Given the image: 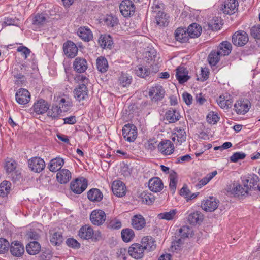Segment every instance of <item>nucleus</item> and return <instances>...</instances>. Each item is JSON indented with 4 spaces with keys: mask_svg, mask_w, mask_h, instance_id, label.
Masks as SVG:
<instances>
[{
    "mask_svg": "<svg viewBox=\"0 0 260 260\" xmlns=\"http://www.w3.org/2000/svg\"><path fill=\"white\" fill-rule=\"evenodd\" d=\"M53 102H54L63 112L69 111L73 105L71 99L66 94L54 95Z\"/></svg>",
    "mask_w": 260,
    "mask_h": 260,
    "instance_id": "1",
    "label": "nucleus"
},
{
    "mask_svg": "<svg viewBox=\"0 0 260 260\" xmlns=\"http://www.w3.org/2000/svg\"><path fill=\"white\" fill-rule=\"evenodd\" d=\"M122 135L126 141L134 142L137 137V128L134 124H125L122 128Z\"/></svg>",
    "mask_w": 260,
    "mask_h": 260,
    "instance_id": "2",
    "label": "nucleus"
},
{
    "mask_svg": "<svg viewBox=\"0 0 260 260\" xmlns=\"http://www.w3.org/2000/svg\"><path fill=\"white\" fill-rule=\"evenodd\" d=\"M106 219V214L101 209L93 210L90 215V220L91 223L96 226L102 225Z\"/></svg>",
    "mask_w": 260,
    "mask_h": 260,
    "instance_id": "3",
    "label": "nucleus"
},
{
    "mask_svg": "<svg viewBox=\"0 0 260 260\" xmlns=\"http://www.w3.org/2000/svg\"><path fill=\"white\" fill-rule=\"evenodd\" d=\"M120 13L124 17H128L133 16L135 11V6L130 0L122 1L120 5Z\"/></svg>",
    "mask_w": 260,
    "mask_h": 260,
    "instance_id": "4",
    "label": "nucleus"
},
{
    "mask_svg": "<svg viewBox=\"0 0 260 260\" xmlns=\"http://www.w3.org/2000/svg\"><path fill=\"white\" fill-rule=\"evenodd\" d=\"M87 187V180L83 177L77 178L71 183V189L76 194L83 192Z\"/></svg>",
    "mask_w": 260,
    "mask_h": 260,
    "instance_id": "5",
    "label": "nucleus"
},
{
    "mask_svg": "<svg viewBox=\"0 0 260 260\" xmlns=\"http://www.w3.org/2000/svg\"><path fill=\"white\" fill-rule=\"evenodd\" d=\"M165 91L162 86L156 84L149 89V96L153 102L161 100L164 97Z\"/></svg>",
    "mask_w": 260,
    "mask_h": 260,
    "instance_id": "6",
    "label": "nucleus"
},
{
    "mask_svg": "<svg viewBox=\"0 0 260 260\" xmlns=\"http://www.w3.org/2000/svg\"><path fill=\"white\" fill-rule=\"evenodd\" d=\"M145 250L141 243H134L128 248V253L134 258H142L144 255Z\"/></svg>",
    "mask_w": 260,
    "mask_h": 260,
    "instance_id": "7",
    "label": "nucleus"
},
{
    "mask_svg": "<svg viewBox=\"0 0 260 260\" xmlns=\"http://www.w3.org/2000/svg\"><path fill=\"white\" fill-rule=\"evenodd\" d=\"M28 166L31 171L39 173L44 170L45 164L43 159L40 157H35L28 160Z\"/></svg>",
    "mask_w": 260,
    "mask_h": 260,
    "instance_id": "8",
    "label": "nucleus"
},
{
    "mask_svg": "<svg viewBox=\"0 0 260 260\" xmlns=\"http://www.w3.org/2000/svg\"><path fill=\"white\" fill-rule=\"evenodd\" d=\"M75 98L79 102L86 100L88 98V90L84 84H80L74 90Z\"/></svg>",
    "mask_w": 260,
    "mask_h": 260,
    "instance_id": "9",
    "label": "nucleus"
},
{
    "mask_svg": "<svg viewBox=\"0 0 260 260\" xmlns=\"http://www.w3.org/2000/svg\"><path fill=\"white\" fill-rule=\"evenodd\" d=\"M219 205V201L213 197L203 201L201 207L202 209L207 212H213L215 210Z\"/></svg>",
    "mask_w": 260,
    "mask_h": 260,
    "instance_id": "10",
    "label": "nucleus"
},
{
    "mask_svg": "<svg viewBox=\"0 0 260 260\" xmlns=\"http://www.w3.org/2000/svg\"><path fill=\"white\" fill-rule=\"evenodd\" d=\"M243 185L248 187L249 189L253 188L257 189L260 185L258 177L254 174L249 175L245 179L243 180Z\"/></svg>",
    "mask_w": 260,
    "mask_h": 260,
    "instance_id": "11",
    "label": "nucleus"
},
{
    "mask_svg": "<svg viewBox=\"0 0 260 260\" xmlns=\"http://www.w3.org/2000/svg\"><path fill=\"white\" fill-rule=\"evenodd\" d=\"M16 102L20 105H25L30 100V93L26 89L20 88L15 94Z\"/></svg>",
    "mask_w": 260,
    "mask_h": 260,
    "instance_id": "12",
    "label": "nucleus"
},
{
    "mask_svg": "<svg viewBox=\"0 0 260 260\" xmlns=\"http://www.w3.org/2000/svg\"><path fill=\"white\" fill-rule=\"evenodd\" d=\"M248 41V36L245 31H237L232 37L233 43L238 46H242Z\"/></svg>",
    "mask_w": 260,
    "mask_h": 260,
    "instance_id": "13",
    "label": "nucleus"
},
{
    "mask_svg": "<svg viewBox=\"0 0 260 260\" xmlns=\"http://www.w3.org/2000/svg\"><path fill=\"white\" fill-rule=\"evenodd\" d=\"M158 149L162 155H168L173 153L174 146L171 141L166 140L159 143L158 145Z\"/></svg>",
    "mask_w": 260,
    "mask_h": 260,
    "instance_id": "14",
    "label": "nucleus"
},
{
    "mask_svg": "<svg viewBox=\"0 0 260 260\" xmlns=\"http://www.w3.org/2000/svg\"><path fill=\"white\" fill-rule=\"evenodd\" d=\"M63 49L67 56L74 57L78 53V48L76 44L71 41H68L63 44Z\"/></svg>",
    "mask_w": 260,
    "mask_h": 260,
    "instance_id": "15",
    "label": "nucleus"
},
{
    "mask_svg": "<svg viewBox=\"0 0 260 260\" xmlns=\"http://www.w3.org/2000/svg\"><path fill=\"white\" fill-rule=\"evenodd\" d=\"M9 249L11 254L14 256L20 257L24 253V246L20 242L14 241L12 242Z\"/></svg>",
    "mask_w": 260,
    "mask_h": 260,
    "instance_id": "16",
    "label": "nucleus"
},
{
    "mask_svg": "<svg viewBox=\"0 0 260 260\" xmlns=\"http://www.w3.org/2000/svg\"><path fill=\"white\" fill-rule=\"evenodd\" d=\"M112 190L117 197H123L126 193V187L121 181H114L112 184Z\"/></svg>",
    "mask_w": 260,
    "mask_h": 260,
    "instance_id": "17",
    "label": "nucleus"
},
{
    "mask_svg": "<svg viewBox=\"0 0 260 260\" xmlns=\"http://www.w3.org/2000/svg\"><path fill=\"white\" fill-rule=\"evenodd\" d=\"M249 102L247 100H240L236 102L234 105V110L239 114H244L249 109Z\"/></svg>",
    "mask_w": 260,
    "mask_h": 260,
    "instance_id": "18",
    "label": "nucleus"
},
{
    "mask_svg": "<svg viewBox=\"0 0 260 260\" xmlns=\"http://www.w3.org/2000/svg\"><path fill=\"white\" fill-rule=\"evenodd\" d=\"M141 244L145 250L147 251H153L156 247V242L150 236L144 237L141 241Z\"/></svg>",
    "mask_w": 260,
    "mask_h": 260,
    "instance_id": "19",
    "label": "nucleus"
},
{
    "mask_svg": "<svg viewBox=\"0 0 260 260\" xmlns=\"http://www.w3.org/2000/svg\"><path fill=\"white\" fill-rule=\"evenodd\" d=\"M72 178L71 172L66 169L60 170L56 174V179L57 181L60 184H66L68 183Z\"/></svg>",
    "mask_w": 260,
    "mask_h": 260,
    "instance_id": "20",
    "label": "nucleus"
},
{
    "mask_svg": "<svg viewBox=\"0 0 260 260\" xmlns=\"http://www.w3.org/2000/svg\"><path fill=\"white\" fill-rule=\"evenodd\" d=\"M148 186L150 190L154 192H160L164 187L161 180L158 177H154L150 179Z\"/></svg>",
    "mask_w": 260,
    "mask_h": 260,
    "instance_id": "21",
    "label": "nucleus"
},
{
    "mask_svg": "<svg viewBox=\"0 0 260 260\" xmlns=\"http://www.w3.org/2000/svg\"><path fill=\"white\" fill-rule=\"evenodd\" d=\"M176 77L180 84L187 82L190 78L188 75L187 70L184 67L181 66L176 69Z\"/></svg>",
    "mask_w": 260,
    "mask_h": 260,
    "instance_id": "22",
    "label": "nucleus"
},
{
    "mask_svg": "<svg viewBox=\"0 0 260 260\" xmlns=\"http://www.w3.org/2000/svg\"><path fill=\"white\" fill-rule=\"evenodd\" d=\"M48 109V103L42 99L37 101L33 105L34 111L38 114H44L47 111Z\"/></svg>",
    "mask_w": 260,
    "mask_h": 260,
    "instance_id": "23",
    "label": "nucleus"
},
{
    "mask_svg": "<svg viewBox=\"0 0 260 260\" xmlns=\"http://www.w3.org/2000/svg\"><path fill=\"white\" fill-rule=\"evenodd\" d=\"M73 67L77 72L84 73L87 69V61L83 58L77 57L73 62Z\"/></svg>",
    "mask_w": 260,
    "mask_h": 260,
    "instance_id": "24",
    "label": "nucleus"
},
{
    "mask_svg": "<svg viewBox=\"0 0 260 260\" xmlns=\"http://www.w3.org/2000/svg\"><path fill=\"white\" fill-rule=\"evenodd\" d=\"M238 3L236 0H227L222 8L224 13L231 15L235 13L238 9Z\"/></svg>",
    "mask_w": 260,
    "mask_h": 260,
    "instance_id": "25",
    "label": "nucleus"
},
{
    "mask_svg": "<svg viewBox=\"0 0 260 260\" xmlns=\"http://www.w3.org/2000/svg\"><path fill=\"white\" fill-rule=\"evenodd\" d=\"M17 163L12 159H8L6 161L5 168L8 174H11V176L15 174L17 176V178L19 179L21 176L20 173H18L16 171Z\"/></svg>",
    "mask_w": 260,
    "mask_h": 260,
    "instance_id": "26",
    "label": "nucleus"
},
{
    "mask_svg": "<svg viewBox=\"0 0 260 260\" xmlns=\"http://www.w3.org/2000/svg\"><path fill=\"white\" fill-rule=\"evenodd\" d=\"M175 131V132L171 136V139L174 142L176 141L177 144L181 145L186 140V133L184 129L180 128H177Z\"/></svg>",
    "mask_w": 260,
    "mask_h": 260,
    "instance_id": "27",
    "label": "nucleus"
},
{
    "mask_svg": "<svg viewBox=\"0 0 260 260\" xmlns=\"http://www.w3.org/2000/svg\"><path fill=\"white\" fill-rule=\"evenodd\" d=\"M177 212L178 211L176 209H172L169 211L159 213L157 214V218L159 220L171 221L176 218Z\"/></svg>",
    "mask_w": 260,
    "mask_h": 260,
    "instance_id": "28",
    "label": "nucleus"
},
{
    "mask_svg": "<svg viewBox=\"0 0 260 260\" xmlns=\"http://www.w3.org/2000/svg\"><path fill=\"white\" fill-rule=\"evenodd\" d=\"M64 160L60 157H56L52 159L48 165L49 170L53 172L59 171L64 164Z\"/></svg>",
    "mask_w": 260,
    "mask_h": 260,
    "instance_id": "29",
    "label": "nucleus"
},
{
    "mask_svg": "<svg viewBox=\"0 0 260 260\" xmlns=\"http://www.w3.org/2000/svg\"><path fill=\"white\" fill-rule=\"evenodd\" d=\"M132 224L135 229L140 230L145 227L146 221L142 215H136L132 219Z\"/></svg>",
    "mask_w": 260,
    "mask_h": 260,
    "instance_id": "30",
    "label": "nucleus"
},
{
    "mask_svg": "<svg viewBox=\"0 0 260 260\" xmlns=\"http://www.w3.org/2000/svg\"><path fill=\"white\" fill-rule=\"evenodd\" d=\"M175 38L176 40L181 43L187 42L189 38L186 32V28L182 27L178 28L175 32Z\"/></svg>",
    "mask_w": 260,
    "mask_h": 260,
    "instance_id": "31",
    "label": "nucleus"
},
{
    "mask_svg": "<svg viewBox=\"0 0 260 260\" xmlns=\"http://www.w3.org/2000/svg\"><path fill=\"white\" fill-rule=\"evenodd\" d=\"M176 234L178 237H180L182 239L192 237L193 235V230L188 226L185 225L179 229Z\"/></svg>",
    "mask_w": 260,
    "mask_h": 260,
    "instance_id": "32",
    "label": "nucleus"
},
{
    "mask_svg": "<svg viewBox=\"0 0 260 260\" xmlns=\"http://www.w3.org/2000/svg\"><path fill=\"white\" fill-rule=\"evenodd\" d=\"M98 43L102 48L110 49L113 44V40L110 35H101L99 39Z\"/></svg>",
    "mask_w": 260,
    "mask_h": 260,
    "instance_id": "33",
    "label": "nucleus"
},
{
    "mask_svg": "<svg viewBox=\"0 0 260 260\" xmlns=\"http://www.w3.org/2000/svg\"><path fill=\"white\" fill-rule=\"evenodd\" d=\"M232 45L228 41H223L220 44L216 50L221 56L228 55L232 50Z\"/></svg>",
    "mask_w": 260,
    "mask_h": 260,
    "instance_id": "34",
    "label": "nucleus"
},
{
    "mask_svg": "<svg viewBox=\"0 0 260 260\" xmlns=\"http://www.w3.org/2000/svg\"><path fill=\"white\" fill-rule=\"evenodd\" d=\"M168 18L169 17L164 14L163 12L158 11V12L155 16L156 23L160 27H165L169 23Z\"/></svg>",
    "mask_w": 260,
    "mask_h": 260,
    "instance_id": "35",
    "label": "nucleus"
},
{
    "mask_svg": "<svg viewBox=\"0 0 260 260\" xmlns=\"http://www.w3.org/2000/svg\"><path fill=\"white\" fill-rule=\"evenodd\" d=\"M77 34L82 39L85 41H89L93 38L91 31L85 27H81L78 28Z\"/></svg>",
    "mask_w": 260,
    "mask_h": 260,
    "instance_id": "36",
    "label": "nucleus"
},
{
    "mask_svg": "<svg viewBox=\"0 0 260 260\" xmlns=\"http://www.w3.org/2000/svg\"><path fill=\"white\" fill-rule=\"evenodd\" d=\"M40 250L41 245L36 241L30 242L26 246V252L29 255H36L40 252Z\"/></svg>",
    "mask_w": 260,
    "mask_h": 260,
    "instance_id": "37",
    "label": "nucleus"
},
{
    "mask_svg": "<svg viewBox=\"0 0 260 260\" xmlns=\"http://www.w3.org/2000/svg\"><path fill=\"white\" fill-rule=\"evenodd\" d=\"M166 118L169 123H174L179 120V113L174 109H170L166 113Z\"/></svg>",
    "mask_w": 260,
    "mask_h": 260,
    "instance_id": "38",
    "label": "nucleus"
},
{
    "mask_svg": "<svg viewBox=\"0 0 260 260\" xmlns=\"http://www.w3.org/2000/svg\"><path fill=\"white\" fill-rule=\"evenodd\" d=\"M88 198L93 202H99L103 199V196L101 191L96 188H93L88 192Z\"/></svg>",
    "mask_w": 260,
    "mask_h": 260,
    "instance_id": "39",
    "label": "nucleus"
},
{
    "mask_svg": "<svg viewBox=\"0 0 260 260\" xmlns=\"http://www.w3.org/2000/svg\"><path fill=\"white\" fill-rule=\"evenodd\" d=\"M93 235V230L90 226L85 225L81 228L79 231L78 235L81 238L84 239H89L91 238Z\"/></svg>",
    "mask_w": 260,
    "mask_h": 260,
    "instance_id": "40",
    "label": "nucleus"
},
{
    "mask_svg": "<svg viewBox=\"0 0 260 260\" xmlns=\"http://www.w3.org/2000/svg\"><path fill=\"white\" fill-rule=\"evenodd\" d=\"M132 81V76L126 73L122 72L118 79L119 84L123 87L129 86Z\"/></svg>",
    "mask_w": 260,
    "mask_h": 260,
    "instance_id": "41",
    "label": "nucleus"
},
{
    "mask_svg": "<svg viewBox=\"0 0 260 260\" xmlns=\"http://www.w3.org/2000/svg\"><path fill=\"white\" fill-rule=\"evenodd\" d=\"M47 112L48 116L55 119L58 118L63 111L54 102L51 108L50 109L48 108Z\"/></svg>",
    "mask_w": 260,
    "mask_h": 260,
    "instance_id": "42",
    "label": "nucleus"
},
{
    "mask_svg": "<svg viewBox=\"0 0 260 260\" xmlns=\"http://www.w3.org/2000/svg\"><path fill=\"white\" fill-rule=\"evenodd\" d=\"M97 69L101 73L106 72L108 68V64L107 59L102 56L99 57L96 59Z\"/></svg>",
    "mask_w": 260,
    "mask_h": 260,
    "instance_id": "43",
    "label": "nucleus"
},
{
    "mask_svg": "<svg viewBox=\"0 0 260 260\" xmlns=\"http://www.w3.org/2000/svg\"><path fill=\"white\" fill-rule=\"evenodd\" d=\"M219 106L222 109H228L232 107V101L228 96L226 99L223 95H220L217 100Z\"/></svg>",
    "mask_w": 260,
    "mask_h": 260,
    "instance_id": "44",
    "label": "nucleus"
},
{
    "mask_svg": "<svg viewBox=\"0 0 260 260\" xmlns=\"http://www.w3.org/2000/svg\"><path fill=\"white\" fill-rule=\"evenodd\" d=\"M11 183L8 181H4L0 184V196L4 197L10 192Z\"/></svg>",
    "mask_w": 260,
    "mask_h": 260,
    "instance_id": "45",
    "label": "nucleus"
},
{
    "mask_svg": "<svg viewBox=\"0 0 260 260\" xmlns=\"http://www.w3.org/2000/svg\"><path fill=\"white\" fill-rule=\"evenodd\" d=\"M121 234L122 240L125 242L131 241L135 236L133 230L130 229L122 230Z\"/></svg>",
    "mask_w": 260,
    "mask_h": 260,
    "instance_id": "46",
    "label": "nucleus"
},
{
    "mask_svg": "<svg viewBox=\"0 0 260 260\" xmlns=\"http://www.w3.org/2000/svg\"><path fill=\"white\" fill-rule=\"evenodd\" d=\"M217 174V171H214L208 174H207L205 177L202 179L196 185L199 188H201L202 186L206 185L214 176Z\"/></svg>",
    "mask_w": 260,
    "mask_h": 260,
    "instance_id": "47",
    "label": "nucleus"
},
{
    "mask_svg": "<svg viewBox=\"0 0 260 260\" xmlns=\"http://www.w3.org/2000/svg\"><path fill=\"white\" fill-rule=\"evenodd\" d=\"M221 55L216 50H213L208 56L209 63L212 66L216 65L220 60Z\"/></svg>",
    "mask_w": 260,
    "mask_h": 260,
    "instance_id": "48",
    "label": "nucleus"
},
{
    "mask_svg": "<svg viewBox=\"0 0 260 260\" xmlns=\"http://www.w3.org/2000/svg\"><path fill=\"white\" fill-rule=\"evenodd\" d=\"M180 194L184 197L187 201L195 198L194 193H191L187 185H184L180 190Z\"/></svg>",
    "mask_w": 260,
    "mask_h": 260,
    "instance_id": "49",
    "label": "nucleus"
},
{
    "mask_svg": "<svg viewBox=\"0 0 260 260\" xmlns=\"http://www.w3.org/2000/svg\"><path fill=\"white\" fill-rule=\"evenodd\" d=\"M50 241L52 245H60L63 241L62 234L59 232H55L50 236Z\"/></svg>",
    "mask_w": 260,
    "mask_h": 260,
    "instance_id": "50",
    "label": "nucleus"
},
{
    "mask_svg": "<svg viewBox=\"0 0 260 260\" xmlns=\"http://www.w3.org/2000/svg\"><path fill=\"white\" fill-rule=\"evenodd\" d=\"M104 22L108 26L113 27L118 24V19L115 16L108 15L104 19Z\"/></svg>",
    "mask_w": 260,
    "mask_h": 260,
    "instance_id": "51",
    "label": "nucleus"
},
{
    "mask_svg": "<svg viewBox=\"0 0 260 260\" xmlns=\"http://www.w3.org/2000/svg\"><path fill=\"white\" fill-rule=\"evenodd\" d=\"M47 21V18L43 14H37L33 19L32 24L37 26H42Z\"/></svg>",
    "mask_w": 260,
    "mask_h": 260,
    "instance_id": "52",
    "label": "nucleus"
},
{
    "mask_svg": "<svg viewBox=\"0 0 260 260\" xmlns=\"http://www.w3.org/2000/svg\"><path fill=\"white\" fill-rule=\"evenodd\" d=\"M222 25V21L219 17H214L209 23V27L213 30H217L220 29Z\"/></svg>",
    "mask_w": 260,
    "mask_h": 260,
    "instance_id": "53",
    "label": "nucleus"
},
{
    "mask_svg": "<svg viewBox=\"0 0 260 260\" xmlns=\"http://www.w3.org/2000/svg\"><path fill=\"white\" fill-rule=\"evenodd\" d=\"M249 190V189L248 188V187H245L244 186L243 187L241 185H238L234 188L233 191L235 194L238 196H245V194H247Z\"/></svg>",
    "mask_w": 260,
    "mask_h": 260,
    "instance_id": "54",
    "label": "nucleus"
},
{
    "mask_svg": "<svg viewBox=\"0 0 260 260\" xmlns=\"http://www.w3.org/2000/svg\"><path fill=\"white\" fill-rule=\"evenodd\" d=\"M9 248V242L4 238H0V254L6 253L8 251Z\"/></svg>",
    "mask_w": 260,
    "mask_h": 260,
    "instance_id": "55",
    "label": "nucleus"
},
{
    "mask_svg": "<svg viewBox=\"0 0 260 260\" xmlns=\"http://www.w3.org/2000/svg\"><path fill=\"white\" fill-rule=\"evenodd\" d=\"M219 119V118L215 112L211 111L207 115V121L210 124H214L216 123Z\"/></svg>",
    "mask_w": 260,
    "mask_h": 260,
    "instance_id": "56",
    "label": "nucleus"
},
{
    "mask_svg": "<svg viewBox=\"0 0 260 260\" xmlns=\"http://www.w3.org/2000/svg\"><path fill=\"white\" fill-rule=\"evenodd\" d=\"M185 117L188 123L190 125H193L195 119L194 110L193 109L187 110L185 113Z\"/></svg>",
    "mask_w": 260,
    "mask_h": 260,
    "instance_id": "57",
    "label": "nucleus"
},
{
    "mask_svg": "<svg viewBox=\"0 0 260 260\" xmlns=\"http://www.w3.org/2000/svg\"><path fill=\"white\" fill-rule=\"evenodd\" d=\"M136 74L137 76L144 78L148 76L150 74V71L145 67H139L136 70Z\"/></svg>",
    "mask_w": 260,
    "mask_h": 260,
    "instance_id": "58",
    "label": "nucleus"
},
{
    "mask_svg": "<svg viewBox=\"0 0 260 260\" xmlns=\"http://www.w3.org/2000/svg\"><path fill=\"white\" fill-rule=\"evenodd\" d=\"M142 198L143 202L148 205L153 203L155 200L154 196L151 193L144 192L142 193Z\"/></svg>",
    "mask_w": 260,
    "mask_h": 260,
    "instance_id": "59",
    "label": "nucleus"
},
{
    "mask_svg": "<svg viewBox=\"0 0 260 260\" xmlns=\"http://www.w3.org/2000/svg\"><path fill=\"white\" fill-rule=\"evenodd\" d=\"M251 35L254 38L260 39V25H255L250 29Z\"/></svg>",
    "mask_w": 260,
    "mask_h": 260,
    "instance_id": "60",
    "label": "nucleus"
},
{
    "mask_svg": "<svg viewBox=\"0 0 260 260\" xmlns=\"http://www.w3.org/2000/svg\"><path fill=\"white\" fill-rule=\"evenodd\" d=\"M246 156L245 153L242 152H236L234 153L231 157L230 160L232 162H237L239 159H244Z\"/></svg>",
    "mask_w": 260,
    "mask_h": 260,
    "instance_id": "61",
    "label": "nucleus"
},
{
    "mask_svg": "<svg viewBox=\"0 0 260 260\" xmlns=\"http://www.w3.org/2000/svg\"><path fill=\"white\" fill-rule=\"evenodd\" d=\"M52 256V253L49 250H43L39 256L40 260H50Z\"/></svg>",
    "mask_w": 260,
    "mask_h": 260,
    "instance_id": "62",
    "label": "nucleus"
},
{
    "mask_svg": "<svg viewBox=\"0 0 260 260\" xmlns=\"http://www.w3.org/2000/svg\"><path fill=\"white\" fill-rule=\"evenodd\" d=\"M17 50L19 52H21L24 58H27L30 53V50L25 46H19L17 48Z\"/></svg>",
    "mask_w": 260,
    "mask_h": 260,
    "instance_id": "63",
    "label": "nucleus"
},
{
    "mask_svg": "<svg viewBox=\"0 0 260 260\" xmlns=\"http://www.w3.org/2000/svg\"><path fill=\"white\" fill-rule=\"evenodd\" d=\"M66 243L69 246L74 248H78L80 246L78 241L73 238L68 239L66 241Z\"/></svg>",
    "mask_w": 260,
    "mask_h": 260,
    "instance_id": "64",
    "label": "nucleus"
}]
</instances>
